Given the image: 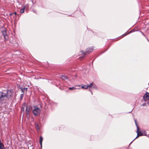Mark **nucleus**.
Returning <instances> with one entry per match:
<instances>
[{
	"label": "nucleus",
	"mask_w": 149,
	"mask_h": 149,
	"mask_svg": "<svg viewBox=\"0 0 149 149\" xmlns=\"http://www.w3.org/2000/svg\"><path fill=\"white\" fill-rule=\"evenodd\" d=\"M13 93L10 90L7 91L6 93L3 92H0V100L2 101L6 100L7 98L11 97Z\"/></svg>",
	"instance_id": "1"
},
{
	"label": "nucleus",
	"mask_w": 149,
	"mask_h": 149,
	"mask_svg": "<svg viewBox=\"0 0 149 149\" xmlns=\"http://www.w3.org/2000/svg\"><path fill=\"white\" fill-rule=\"evenodd\" d=\"M41 112V110L40 108L37 106L33 107V113L35 116H39Z\"/></svg>",
	"instance_id": "2"
},
{
	"label": "nucleus",
	"mask_w": 149,
	"mask_h": 149,
	"mask_svg": "<svg viewBox=\"0 0 149 149\" xmlns=\"http://www.w3.org/2000/svg\"><path fill=\"white\" fill-rule=\"evenodd\" d=\"M143 99L145 102L149 100V93L146 92L143 97Z\"/></svg>",
	"instance_id": "3"
},
{
	"label": "nucleus",
	"mask_w": 149,
	"mask_h": 149,
	"mask_svg": "<svg viewBox=\"0 0 149 149\" xmlns=\"http://www.w3.org/2000/svg\"><path fill=\"white\" fill-rule=\"evenodd\" d=\"M135 122L136 125V126L137 128V130L136 131V132L137 133V136L134 139V140L136 139L139 136H140L139 135V133L138 132V131H139V126L136 123V120H135Z\"/></svg>",
	"instance_id": "4"
},
{
	"label": "nucleus",
	"mask_w": 149,
	"mask_h": 149,
	"mask_svg": "<svg viewBox=\"0 0 149 149\" xmlns=\"http://www.w3.org/2000/svg\"><path fill=\"white\" fill-rule=\"evenodd\" d=\"M4 38L6 40L8 39V36L7 35L6 31H4L2 32Z\"/></svg>",
	"instance_id": "5"
},
{
	"label": "nucleus",
	"mask_w": 149,
	"mask_h": 149,
	"mask_svg": "<svg viewBox=\"0 0 149 149\" xmlns=\"http://www.w3.org/2000/svg\"><path fill=\"white\" fill-rule=\"evenodd\" d=\"M93 50V49H92L89 48H87L86 51V53L87 54H88L91 52Z\"/></svg>",
	"instance_id": "6"
},
{
	"label": "nucleus",
	"mask_w": 149,
	"mask_h": 149,
	"mask_svg": "<svg viewBox=\"0 0 149 149\" xmlns=\"http://www.w3.org/2000/svg\"><path fill=\"white\" fill-rule=\"evenodd\" d=\"M26 108V112L27 115L29 114V109H28V107H25Z\"/></svg>",
	"instance_id": "7"
},
{
	"label": "nucleus",
	"mask_w": 149,
	"mask_h": 149,
	"mask_svg": "<svg viewBox=\"0 0 149 149\" xmlns=\"http://www.w3.org/2000/svg\"><path fill=\"white\" fill-rule=\"evenodd\" d=\"M43 140V138L42 136L40 137V143L41 145V147L42 146V142Z\"/></svg>",
	"instance_id": "8"
},
{
	"label": "nucleus",
	"mask_w": 149,
	"mask_h": 149,
	"mask_svg": "<svg viewBox=\"0 0 149 149\" xmlns=\"http://www.w3.org/2000/svg\"><path fill=\"white\" fill-rule=\"evenodd\" d=\"M77 86H76L75 87H69V89L70 90H73L76 89H79L78 88H76V87H77Z\"/></svg>",
	"instance_id": "9"
},
{
	"label": "nucleus",
	"mask_w": 149,
	"mask_h": 149,
	"mask_svg": "<svg viewBox=\"0 0 149 149\" xmlns=\"http://www.w3.org/2000/svg\"><path fill=\"white\" fill-rule=\"evenodd\" d=\"M93 86V83L90 84L89 85H87L88 88H90L92 87Z\"/></svg>",
	"instance_id": "10"
},
{
	"label": "nucleus",
	"mask_w": 149,
	"mask_h": 149,
	"mask_svg": "<svg viewBox=\"0 0 149 149\" xmlns=\"http://www.w3.org/2000/svg\"><path fill=\"white\" fill-rule=\"evenodd\" d=\"M25 8V6H24L23 8L20 10V13H24Z\"/></svg>",
	"instance_id": "11"
},
{
	"label": "nucleus",
	"mask_w": 149,
	"mask_h": 149,
	"mask_svg": "<svg viewBox=\"0 0 149 149\" xmlns=\"http://www.w3.org/2000/svg\"><path fill=\"white\" fill-rule=\"evenodd\" d=\"M0 149H5L4 145L3 143L0 144Z\"/></svg>",
	"instance_id": "12"
},
{
	"label": "nucleus",
	"mask_w": 149,
	"mask_h": 149,
	"mask_svg": "<svg viewBox=\"0 0 149 149\" xmlns=\"http://www.w3.org/2000/svg\"><path fill=\"white\" fill-rule=\"evenodd\" d=\"M81 88H84V89H87L88 88L87 85H85L84 86H82Z\"/></svg>",
	"instance_id": "13"
},
{
	"label": "nucleus",
	"mask_w": 149,
	"mask_h": 149,
	"mask_svg": "<svg viewBox=\"0 0 149 149\" xmlns=\"http://www.w3.org/2000/svg\"><path fill=\"white\" fill-rule=\"evenodd\" d=\"M61 79L63 80H65L66 79H67V77H66L62 76L61 77Z\"/></svg>",
	"instance_id": "14"
},
{
	"label": "nucleus",
	"mask_w": 149,
	"mask_h": 149,
	"mask_svg": "<svg viewBox=\"0 0 149 149\" xmlns=\"http://www.w3.org/2000/svg\"><path fill=\"white\" fill-rule=\"evenodd\" d=\"M35 127L36 129L37 130H38L39 129V127L38 125L36 123Z\"/></svg>",
	"instance_id": "15"
},
{
	"label": "nucleus",
	"mask_w": 149,
	"mask_h": 149,
	"mask_svg": "<svg viewBox=\"0 0 149 149\" xmlns=\"http://www.w3.org/2000/svg\"><path fill=\"white\" fill-rule=\"evenodd\" d=\"M138 132L139 133L140 136H142L143 135V134L142 133H141L140 131H138Z\"/></svg>",
	"instance_id": "16"
},
{
	"label": "nucleus",
	"mask_w": 149,
	"mask_h": 149,
	"mask_svg": "<svg viewBox=\"0 0 149 149\" xmlns=\"http://www.w3.org/2000/svg\"><path fill=\"white\" fill-rule=\"evenodd\" d=\"M23 96H24L23 94H21L20 95V99L21 100H22V98L23 97Z\"/></svg>",
	"instance_id": "17"
},
{
	"label": "nucleus",
	"mask_w": 149,
	"mask_h": 149,
	"mask_svg": "<svg viewBox=\"0 0 149 149\" xmlns=\"http://www.w3.org/2000/svg\"><path fill=\"white\" fill-rule=\"evenodd\" d=\"M92 87L93 88H97L95 84H93V86Z\"/></svg>",
	"instance_id": "18"
},
{
	"label": "nucleus",
	"mask_w": 149,
	"mask_h": 149,
	"mask_svg": "<svg viewBox=\"0 0 149 149\" xmlns=\"http://www.w3.org/2000/svg\"><path fill=\"white\" fill-rule=\"evenodd\" d=\"M20 89H21V91H22V92L23 93V94L24 93V90H23V88H21Z\"/></svg>",
	"instance_id": "19"
},
{
	"label": "nucleus",
	"mask_w": 149,
	"mask_h": 149,
	"mask_svg": "<svg viewBox=\"0 0 149 149\" xmlns=\"http://www.w3.org/2000/svg\"><path fill=\"white\" fill-rule=\"evenodd\" d=\"M24 90L26 91L27 88H23Z\"/></svg>",
	"instance_id": "20"
},
{
	"label": "nucleus",
	"mask_w": 149,
	"mask_h": 149,
	"mask_svg": "<svg viewBox=\"0 0 149 149\" xmlns=\"http://www.w3.org/2000/svg\"><path fill=\"white\" fill-rule=\"evenodd\" d=\"M14 13V14H15V15H16V14H17V13H16V12H15Z\"/></svg>",
	"instance_id": "21"
},
{
	"label": "nucleus",
	"mask_w": 149,
	"mask_h": 149,
	"mask_svg": "<svg viewBox=\"0 0 149 149\" xmlns=\"http://www.w3.org/2000/svg\"><path fill=\"white\" fill-rule=\"evenodd\" d=\"M13 14V13H10V16H11V15H12Z\"/></svg>",
	"instance_id": "22"
},
{
	"label": "nucleus",
	"mask_w": 149,
	"mask_h": 149,
	"mask_svg": "<svg viewBox=\"0 0 149 149\" xmlns=\"http://www.w3.org/2000/svg\"><path fill=\"white\" fill-rule=\"evenodd\" d=\"M146 104H143V105L144 106H145Z\"/></svg>",
	"instance_id": "23"
},
{
	"label": "nucleus",
	"mask_w": 149,
	"mask_h": 149,
	"mask_svg": "<svg viewBox=\"0 0 149 149\" xmlns=\"http://www.w3.org/2000/svg\"><path fill=\"white\" fill-rule=\"evenodd\" d=\"M2 143H1V140H0V144H2Z\"/></svg>",
	"instance_id": "24"
},
{
	"label": "nucleus",
	"mask_w": 149,
	"mask_h": 149,
	"mask_svg": "<svg viewBox=\"0 0 149 149\" xmlns=\"http://www.w3.org/2000/svg\"><path fill=\"white\" fill-rule=\"evenodd\" d=\"M142 33L143 35V36H145L144 35L143 33Z\"/></svg>",
	"instance_id": "25"
},
{
	"label": "nucleus",
	"mask_w": 149,
	"mask_h": 149,
	"mask_svg": "<svg viewBox=\"0 0 149 149\" xmlns=\"http://www.w3.org/2000/svg\"><path fill=\"white\" fill-rule=\"evenodd\" d=\"M23 109H24V108H23ZM23 110H24V109H23Z\"/></svg>",
	"instance_id": "26"
}]
</instances>
